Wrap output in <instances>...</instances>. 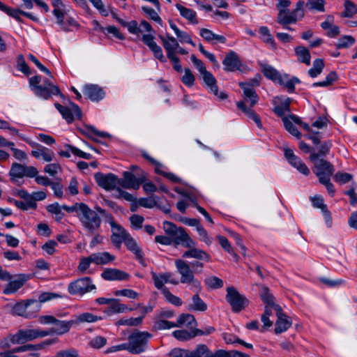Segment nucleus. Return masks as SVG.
<instances>
[{"label":"nucleus","mask_w":357,"mask_h":357,"mask_svg":"<svg viewBox=\"0 0 357 357\" xmlns=\"http://www.w3.org/2000/svg\"><path fill=\"white\" fill-rule=\"evenodd\" d=\"M269 79L287 89L289 93L295 91V85L301 82L296 77H289L287 74L280 73L276 69L269 66Z\"/></svg>","instance_id":"9d476101"},{"label":"nucleus","mask_w":357,"mask_h":357,"mask_svg":"<svg viewBox=\"0 0 357 357\" xmlns=\"http://www.w3.org/2000/svg\"><path fill=\"white\" fill-rule=\"evenodd\" d=\"M162 293L166 301L175 306H181L183 303L181 299L172 294L167 288L162 289Z\"/></svg>","instance_id":"4d7b16f0"},{"label":"nucleus","mask_w":357,"mask_h":357,"mask_svg":"<svg viewBox=\"0 0 357 357\" xmlns=\"http://www.w3.org/2000/svg\"><path fill=\"white\" fill-rule=\"evenodd\" d=\"M31 155L35 158L43 159L45 162H51L54 157V153L52 150L42 145L37 149H33Z\"/></svg>","instance_id":"f704fd0d"},{"label":"nucleus","mask_w":357,"mask_h":357,"mask_svg":"<svg viewBox=\"0 0 357 357\" xmlns=\"http://www.w3.org/2000/svg\"><path fill=\"white\" fill-rule=\"evenodd\" d=\"M64 206H68L67 205H59V203L57 202H54L52 204H50L47 206V211L52 213V214H54L55 215V219L56 221L59 222L61 221L63 216H64V214L62 213V209L64 210Z\"/></svg>","instance_id":"de8ad7c7"},{"label":"nucleus","mask_w":357,"mask_h":357,"mask_svg":"<svg viewBox=\"0 0 357 357\" xmlns=\"http://www.w3.org/2000/svg\"><path fill=\"white\" fill-rule=\"evenodd\" d=\"M355 43V39L351 36H344L339 38L336 47L337 49L347 48Z\"/></svg>","instance_id":"e2e57ef3"},{"label":"nucleus","mask_w":357,"mask_h":357,"mask_svg":"<svg viewBox=\"0 0 357 357\" xmlns=\"http://www.w3.org/2000/svg\"><path fill=\"white\" fill-rule=\"evenodd\" d=\"M197 233L199 236V240L207 245H211L213 243V237L210 236L208 231L205 229V228L202 226L197 228Z\"/></svg>","instance_id":"0e129e2a"},{"label":"nucleus","mask_w":357,"mask_h":357,"mask_svg":"<svg viewBox=\"0 0 357 357\" xmlns=\"http://www.w3.org/2000/svg\"><path fill=\"white\" fill-rule=\"evenodd\" d=\"M305 5L310 10H317L318 12L325 11L324 0H307Z\"/></svg>","instance_id":"5fc2aeb1"},{"label":"nucleus","mask_w":357,"mask_h":357,"mask_svg":"<svg viewBox=\"0 0 357 357\" xmlns=\"http://www.w3.org/2000/svg\"><path fill=\"white\" fill-rule=\"evenodd\" d=\"M102 319L101 317H98L90 312H84L79 314L75 317L73 320L74 324H79L81 323H94Z\"/></svg>","instance_id":"37998d69"},{"label":"nucleus","mask_w":357,"mask_h":357,"mask_svg":"<svg viewBox=\"0 0 357 357\" xmlns=\"http://www.w3.org/2000/svg\"><path fill=\"white\" fill-rule=\"evenodd\" d=\"M284 155L289 163L296 168L300 173L303 174L305 176H307L310 174V169L306 166V165L298 158L297 157L293 152V151L290 149H284Z\"/></svg>","instance_id":"aec40b11"},{"label":"nucleus","mask_w":357,"mask_h":357,"mask_svg":"<svg viewBox=\"0 0 357 357\" xmlns=\"http://www.w3.org/2000/svg\"><path fill=\"white\" fill-rule=\"evenodd\" d=\"M201 75L205 84L212 93L218 97L220 100H225L227 98V95L225 93H219L218 86L216 84V79L209 71L207 70Z\"/></svg>","instance_id":"4be33fe9"},{"label":"nucleus","mask_w":357,"mask_h":357,"mask_svg":"<svg viewBox=\"0 0 357 357\" xmlns=\"http://www.w3.org/2000/svg\"><path fill=\"white\" fill-rule=\"evenodd\" d=\"M334 17L328 15L326 20L321 23V27L327 31V36L331 38H334L339 35V27L333 24Z\"/></svg>","instance_id":"c9c22d12"},{"label":"nucleus","mask_w":357,"mask_h":357,"mask_svg":"<svg viewBox=\"0 0 357 357\" xmlns=\"http://www.w3.org/2000/svg\"><path fill=\"white\" fill-rule=\"evenodd\" d=\"M290 115H288L287 117L283 118L282 121L284 123V126L285 129L293 136L296 137L297 139H300L301 137V133L298 130V129L293 124L294 121L291 119Z\"/></svg>","instance_id":"8fccbe9b"},{"label":"nucleus","mask_w":357,"mask_h":357,"mask_svg":"<svg viewBox=\"0 0 357 357\" xmlns=\"http://www.w3.org/2000/svg\"><path fill=\"white\" fill-rule=\"evenodd\" d=\"M49 333L39 328L22 329L15 334L12 335L13 344H21L26 342L33 340L38 337H43L48 335Z\"/></svg>","instance_id":"9b49d317"},{"label":"nucleus","mask_w":357,"mask_h":357,"mask_svg":"<svg viewBox=\"0 0 357 357\" xmlns=\"http://www.w3.org/2000/svg\"><path fill=\"white\" fill-rule=\"evenodd\" d=\"M290 5L291 1L289 0H278L276 4V8L278 10V22L288 30L292 29L287 26V25L296 23L305 16V2L303 1H298L296 4L295 8L291 11H289L288 9Z\"/></svg>","instance_id":"7ed1b4c3"},{"label":"nucleus","mask_w":357,"mask_h":357,"mask_svg":"<svg viewBox=\"0 0 357 357\" xmlns=\"http://www.w3.org/2000/svg\"><path fill=\"white\" fill-rule=\"evenodd\" d=\"M32 303H33V301H26L25 303L15 304L12 310L13 314L18 316H24L27 307Z\"/></svg>","instance_id":"13d9d810"},{"label":"nucleus","mask_w":357,"mask_h":357,"mask_svg":"<svg viewBox=\"0 0 357 357\" xmlns=\"http://www.w3.org/2000/svg\"><path fill=\"white\" fill-rule=\"evenodd\" d=\"M100 30L104 33L112 34L115 38L119 40H123L124 36L120 32L119 29L114 26H108L106 28L100 27Z\"/></svg>","instance_id":"69168bd1"},{"label":"nucleus","mask_w":357,"mask_h":357,"mask_svg":"<svg viewBox=\"0 0 357 357\" xmlns=\"http://www.w3.org/2000/svg\"><path fill=\"white\" fill-rule=\"evenodd\" d=\"M91 264H93L91 255L86 257H82L80 259L77 271L81 273H86Z\"/></svg>","instance_id":"052dcab7"},{"label":"nucleus","mask_w":357,"mask_h":357,"mask_svg":"<svg viewBox=\"0 0 357 357\" xmlns=\"http://www.w3.org/2000/svg\"><path fill=\"white\" fill-rule=\"evenodd\" d=\"M174 235V243L176 245L181 244L185 248L197 245V243L190 237L185 229L182 227H179Z\"/></svg>","instance_id":"cd10ccee"},{"label":"nucleus","mask_w":357,"mask_h":357,"mask_svg":"<svg viewBox=\"0 0 357 357\" xmlns=\"http://www.w3.org/2000/svg\"><path fill=\"white\" fill-rule=\"evenodd\" d=\"M310 160L314 164L313 172L317 176L319 182H322L324 180L333 176L335 169L330 162L322 158H318V154L315 153L310 154Z\"/></svg>","instance_id":"1a4fd4ad"},{"label":"nucleus","mask_w":357,"mask_h":357,"mask_svg":"<svg viewBox=\"0 0 357 357\" xmlns=\"http://www.w3.org/2000/svg\"><path fill=\"white\" fill-rule=\"evenodd\" d=\"M155 165V173L163 176L168 180L174 183H181L182 179L175 175L174 173L167 172V168L158 161L153 164Z\"/></svg>","instance_id":"72a5a7b5"},{"label":"nucleus","mask_w":357,"mask_h":357,"mask_svg":"<svg viewBox=\"0 0 357 357\" xmlns=\"http://www.w3.org/2000/svg\"><path fill=\"white\" fill-rule=\"evenodd\" d=\"M24 6L27 9H32L34 2L39 8H42L45 13H49L50 9L48 5L43 0H22Z\"/></svg>","instance_id":"6e6d98bb"},{"label":"nucleus","mask_w":357,"mask_h":357,"mask_svg":"<svg viewBox=\"0 0 357 357\" xmlns=\"http://www.w3.org/2000/svg\"><path fill=\"white\" fill-rule=\"evenodd\" d=\"M199 35L206 42L211 43H222L224 44L227 41L225 36L216 34L211 30L206 28H201L199 29Z\"/></svg>","instance_id":"c85d7f7f"},{"label":"nucleus","mask_w":357,"mask_h":357,"mask_svg":"<svg viewBox=\"0 0 357 357\" xmlns=\"http://www.w3.org/2000/svg\"><path fill=\"white\" fill-rule=\"evenodd\" d=\"M188 250L183 252V257L185 258H194L206 261H211L210 255L203 250L196 248V245L187 247Z\"/></svg>","instance_id":"2f4dec72"},{"label":"nucleus","mask_w":357,"mask_h":357,"mask_svg":"<svg viewBox=\"0 0 357 357\" xmlns=\"http://www.w3.org/2000/svg\"><path fill=\"white\" fill-rule=\"evenodd\" d=\"M162 41V45L167 52L168 58L173 57V55L176 54V50L179 47L178 40L173 36L167 34L165 36H159Z\"/></svg>","instance_id":"5701e85b"},{"label":"nucleus","mask_w":357,"mask_h":357,"mask_svg":"<svg viewBox=\"0 0 357 357\" xmlns=\"http://www.w3.org/2000/svg\"><path fill=\"white\" fill-rule=\"evenodd\" d=\"M222 64L225 67V70L229 72L239 70L241 65L237 54L233 51H230L227 54L222 61Z\"/></svg>","instance_id":"393cba45"},{"label":"nucleus","mask_w":357,"mask_h":357,"mask_svg":"<svg viewBox=\"0 0 357 357\" xmlns=\"http://www.w3.org/2000/svg\"><path fill=\"white\" fill-rule=\"evenodd\" d=\"M324 68V61L321 59H317L313 62V66L308 70V75L312 77H317L320 75Z\"/></svg>","instance_id":"864d4df0"},{"label":"nucleus","mask_w":357,"mask_h":357,"mask_svg":"<svg viewBox=\"0 0 357 357\" xmlns=\"http://www.w3.org/2000/svg\"><path fill=\"white\" fill-rule=\"evenodd\" d=\"M144 316L138 317H130V318H122L116 321V325L119 326H137L142 324Z\"/></svg>","instance_id":"09e8293b"},{"label":"nucleus","mask_w":357,"mask_h":357,"mask_svg":"<svg viewBox=\"0 0 357 357\" xmlns=\"http://www.w3.org/2000/svg\"><path fill=\"white\" fill-rule=\"evenodd\" d=\"M291 99L287 96H276L273 100L274 113L279 117L286 118L290 113V103Z\"/></svg>","instance_id":"2eb2a0df"},{"label":"nucleus","mask_w":357,"mask_h":357,"mask_svg":"<svg viewBox=\"0 0 357 357\" xmlns=\"http://www.w3.org/2000/svg\"><path fill=\"white\" fill-rule=\"evenodd\" d=\"M29 280L25 274L12 275V279L8 280V283L4 287L3 293L6 295L13 294L17 292Z\"/></svg>","instance_id":"a211bd4d"},{"label":"nucleus","mask_w":357,"mask_h":357,"mask_svg":"<svg viewBox=\"0 0 357 357\" xmlns=\"http://www.w3.org/2000/svg\"><path fill=\"white\" fill-rule=\"evenodd\" d=\"M153 335L147 331H136L128 336V346L129 352L139 354L145 352L149 348V342Z\"/></svg>","instance_id":"39448f33"},{"label":"nucleus","mask_w":357,"mask_h":357,"mask_svg":"<svg viewBox=\"0 0 357 357\" xmlns=\"http://www.w3.org/2000/svg\"><path fill=\"white\" fill-rule=\"evenodd\" d=\"M124 179L128 183L126 189H134L137 190L139 188L142 183L146 180V175L143 173L139 177L137 178L132 172H124L123 174Z\"/></svg>","instance_id":"bb28decb"},{"label":"nucleus","mask_w":357,"mask_h":357,"mask_svg":"<svg viewBox=\"0 0 357 357\" xmlns=\"http://www.w3.org/2000/svg\"><path fill=\"white\" fill-rule=\"evenodd\" d=\"M295 53L298 56L299 61L305 63L307 66L310 64V54L309 50L303 46H298L295 48Z\"/></svg>","instance_id":"49530a36"},{"label":"nucleus","mask_w":357,"mask_h":357,"mask_svg":"<svg viewBox=\"0 0 357 357\" xmlns=\"http://www.w3.org/2000/svg\"><path fill=\"white\" fill-rule=\"evenodd\" d=\"M38 174V169L33 166H26L15 162L12 165L9 172L10 181L13 183H17L18 179L23 177L33 178Z\"/></svg>","instance_id":"f8f14e48"},{"label":"nucleus","mask_w":357,"mask_h":357,"mask_svg":"<svg viewBox=\"0 0 357 357\" xmlns=\"http://www.w3.org/2000/svg\"><path fill=\"white\" fill-rule=\"evenodd\" d=\"M98 185L107 190H115L117 187V177L113 174H103L97 173L94 176Z\"/></svg>","instance_id":"6ab92c4d"},{"label":"nucleus","mask_w":357,"mask_h":357,"mask_svg":"<svg viewBox=\"0 0 357 357\" xmlns=\"http://www.w3.org/2000/svg\"><path fill=\"white\" fill-rule=\"evenodd\" d=\"M344 10L340 14L342 17H351L357 13L356 5L350 0H346L344 3Z\"/></svg>","instance_id":"603ef678"},{"label":"nucleus","mask_w":357,"mask_h":357,"mask_svg":"<svg viewBox=\"0 0 357 357\" xmlns=\"http://www.w3.org/2000/svg\"><path fill=\"white\" fill-rule=\"evenodd\" d=\"M107 344V339L102 336H96L93 337L89 342V345L96 349H101Z\"/></svg>","instance_id":"774afa93"},{"label":"nucleus","mask_w":357,"mask_h":357,"mask_svg":"<svg viewBox=\"0 0 357 357\" xmlns=\"http://www.w3.org/2000/svg\"><path fill=\"white\" fill-rule=\"evenodd\" d=\"M83 93L92 101H99L105 96L103 91L98 86L94 84L86 85L84 87Z\"/></svg>","instance_id":"7c9ffc66"},{"label":"nucleus","mask_w":357,"mask_h":357,"mask_svg":"<svg viewBox=\"0 0 357 357\" xmlns=\"http://www.w3.org/2000/svg\"><path fill=\"white\" fill-rule=\"evenodd\" d=\"M216 238H217L220 245H221V247L226 252H227L228 253L236 257V254L234 253L230 243L229 242L228 239L226 237H225L223 236L218 235V236H217Z\"/></svg>","instance_id":"338daca9"},{"label":"nucleus","mask_w":357,"mask_h":357,"mask_svg":"<svg viewBox=\"0 0 357 357\" xmlns=\"http://www.w3.org/2000/svg\"><path fill=\"white\" fill-rule=\"evenodd\" d=\"M142 10L151 20L160 25L162 24V19L154 9L149 6H142Z\"/></svg>","instance_id":"680f3d73"},{"label":"nucleus","mask_w":357,"mask_h":357,"mask_svg":"<svg viewBox=\"0 0 357 357\" xmlns=\"http://www.w3.org/2000/svg\"><path fill=\"white\" fill-rule=\"evenodd\" d=\"M68 213H75L82 226L89 233L94 234L99 229L102 220L99 213L92 210L87 204L83 202H76L70 206H64Z\"/></svg>","instance_id":"f03ea898"},{"label":"nucleus","mask_w":357,"mask_h":357,"mask_svg":"<svg viewBox=\"0 0 357 357\" xmlns=\"http://www.w3.org/2000/svg\"><path fill=\"white\" fill-rule=\"evenodd\" d=\"M175 266L177 271L181 275V282L190 284L194 292L199 293L202 289L201 283L195 278L194 272L188 264L182 259H176Z\"/></svg>","instance_id":"0eeeda50"},{"label":"nucleus","mask_w":357,"mask_h":357,"mask_svg":"<svg viewBox=\"0 0 357 357\" xmlns=\"http://www.w3.org/2000/svg\"><path fill=\"white\" fill-rule=\"evenodd\" d=\"M64 147L66 149V150L61 151L59 152V155L61 156L69 158H70L71 154H73L75 156L84 159L89 160L91 158V155L90 153H85L75 146L66 144L64 145Z\"/></svg>","instance_id":"473e14b6"},{"label":"nucleus","mask_w":357,"mask_h":357,"mask_svg":"<svg viewBox=\"0 0 357 357\" xmlns=\"http://www.w3.org/2000/svg\"><path fill=\"white\" fill-rule=\"evenodd\" d=\"M94 289L96 285L89 277L77 279L70 282L68 287V292L72 295L83 296Z\"/></svg>","instance_id":"4468645a"},{"label":"nucleus","mask_w":357,"mask_h":357,"mask_svg":"<svg viewBox=\"0 0 357 357\" xmlns=\"http://www.w3.org/2000/svg\"><path fill=\"white\" fill-rule=\"evenodd\" d=\"M117 21L123 26H126L130 33L137 36H139L144 32H151L152 31L151 25L145 20L141 21L139 24L135 20L126 22L121 19H117Z\"/></svg>","instance_id":"f3484780"},{"label":"nucleus","mask_w":357,"mask_h":357,"mask_svg":"<svg viewBox=\"0 0 357 357\" xmlns=\"http://www.w3.org/2000/svg\"><path fill=\"white\" fill-rule=\"evenodd\" d=\"M101 277L108 281L126 280L129 278V275L116 268H106L101 273Z\"/></svg>","instance_id":"a878e982"},{"label":"nucleus","mask_w":357,"mask_h":357,"mask_svg":"<svg viewBox=\"0 0 357 357\" xmlns=\"http://www.w3.org/2000/svg\"><path fill=\"white\" fill-rule=\"evenodd\" d=\"M53 7L52 13L56 18V22L64 31H69V26H76L77 23L75 20L68 17L65 20V15L68 11V6L61 0H50Z\"/></svg>","instance_id":"6e6552de"},{"label":"nucleus","mask_w":357,"mask_h":357,"mask_svg":"<svg viewBox=\"0 0 357 357\" xmlns=\"http://www.w3.org/2000/svg\"><path fill=\"white\" fill-rule=\"evenodd\" d=\"M111 241L113 245L117 248H120L122 243L124 242L129 233L126 231L121 225L116 226L112 229Z\"/></svg>","instance_id":"c756f323"},{"label":"nucleus","mask_w":357,"mask_h":357,"mask_svg":"<svg viewBox=\"0 0 357 357\" xmlns=\"http://www.w3.org/2000/svg\"><path fill=\"white\" fill-rule=\"evenodd\" d=\"M259 84V79L255 77L249 82H240L239 86L243 90V100L236 102L238 109L241 110L248 117L252 119L259 129H262V123L258 115L252 107L256 105L259 98L254 88Z\"/></svg>","instance_id":"f257e3e1"},{"label":"nucleus","mask_w":357,"mask_h":357,"mask_svg":"<svg viewBox=\"0 0 357 357\" xmlns=\"http://www.w3.org/2000/svg\"><path fill=\"white\" fill-rule=\"evenodd\" d=\"M92 260L96 265H105L115 259V257L108 252H97L91 254Z\"/></svg>","instance_id":"58836bf2"},{"label":"nucleus","mask_w":357,"mask_h":357,"mask_svg":"<svg viewBox=\"0 0 357 357\" xmlns=\"http://www.w3.org/2000/svg\"><path fill=\"white\" fill-rule=\"evenodd\" d=\"M226 300L235 312L241 311L248 305V301L245 296L241 294L233 287L227 288Z\"/></svg>","instance_id":"ddd939ff"},{"label":"nucleus","mask_w":357,"mask_h":357,"mask_svg":"<svg viewBox=\"0 0 357 357\" xmlns=\"http://www.w3.org/2000/svg\"><path fill=\"white\" fill-rule=\"evenodd\" d=\"M256 285L263 290V291L260 294V296L265 304L264 313L261 316V321L264 323L263 328L261 331H265L266 327L268 326V317H266L268 314V289L264 286L259 285L258 284Z\"/></svg>","instance_id":"c03bdc74"},{"label":"nucleus","mask_w":357,"mask_h":357,"mask_svg":"<svg viewBox=\"0 0 357 357\" xmlns=\"http://www.w3.org/2000/svg\"><path fill=\"white\" fill-rule=\"evenodd\" d=\"M196 293L192 298V303L189 305L188 310L204 312L207 310V305L201 299Z\"/></svg>","instance_id":"a18cd8bd"},{"label":"nucleus","mask_w":357,"mask_h":357,"mask_svg":"<svg viewBox=\"0 0 357 357\" xmlns=\"http://www.w3.org/2000/svg\"><path fill=\"white\" fill-rule=\"evenodd\" d=\"M152 279L154 282L155 287L158 289H164V284L168 283L169 279L171 278L172 274L170 273H163L157 274L154 272L151 273Z\"/></svg>","instance_id":"79ce46f5"},{"label":"nucleus","mask_w":357,"mask_h":357,"mask_svg":"<svg viewBox=\"0 0 357 357\" xmlns=\"http://www.w3.org/2000/svg\"><path fill=\"white\" fill-rule=\"evenodd\" d=\"M132 310V308H129L125 304L119 303V301L114 298V301H112L110 305L105 310V313L108 316H112L114 314L123 313Z\"/></svg>","instance_id":"e433bc0d"},{"label":"nucleus","mask_w":357,"mask_h":357,"mask_svg":"<svg viewBox=\"0 0 357 357\" xmlns=\"http://www.w3.org/2000/svg\"><path fill=\"white\" fill-rule=\"evenodd\" d=\"M173 336L181 341H187L196 336L195 333V329L190 330V331L186 330H176L173 331Z\"/></svg>","instance_id":"3c124183"},{"label":"nucleus","mask_w":357,"mask_h":357,"mask_svg":"<svg viewBox=\"0 0 357 357\" xmlns=\"http://www.w3.org/2000/svg\"><path fill=\"white\" fill-rule=\"evenodd\" d=\"M176 327L186 326L190 330L196 329L197 321L195 317L190 314H181L177 318Z\"/></svg>","instance_id":"4c0bfd02"},{"label":"nucleus","mask_w":357,"mask_h":357,"mask_svg":"<svg viewBox=\"0 0 357 357\" xmlns=\"http://www.w3.org/2000/svg\"><path fill=\"white\" fill-rule=\"evenodd\" d=\"M124 244L126 246L127 249L132 252L135 255L136 258L139 260H142L143 254L141 248L138 246L136 241L129 235L127 236L126 240L124 241Z\"/></svg>","instance_id":"a19ab883"},{"label":"nucleus","mask_w":357,"mask_h":357,"mask_svg":"<svg viewBox=\"0 0 357 357\" xmlns=\"http://www.w3.org/2000/svg\"><path fill=\"white\" fill-rule=\"evenodd\" d=\"M353 178V176L349 173L338 172L334 176V181L340 185H343L350 182Z\"/></svg>","instance_id":"bf43d9fd"},{"label":"nucleus","mask_w":357,"mask_h":357,"mask_svg":"<svg viewBox=\"0 0 357 357\" xmlns=\"http://www.w3.org/2000/svg\"><path fill=\"white\" fill-rule=\"evenodd\" d=\"M73 324H74L73 320L61 321L56 319V321L53 324V327L47 331H45V332L49 333L48 335L52 334L61 335L68 333Z\"/></svg>","instance_id":"b1692460"},{"label":"nucleus","mask_w":357,"mask_h":357,"mask_svg":"<svg viewBox=\"0 0 357 357\" xmlns=\"http://www.w3.org/2000/svg\"><path fill=\"white\" fill-rule=\"evenodd\" d=\"M269 311H274L277 317L274 331L280 334L287 331L292 325L291 319L283 312L281 306L274 296L269 294Z\"/></svg>","instance_id":"423d86ee"},{"label":"nucleus","mask_w":357,"mask_h":357,"mask_svg":"<svg viewBox=\"0 0 357 357\" xmlns=\"http://www.w3.org/2000/svg\"><path fill=\"white\" fill-rule=\"evenodd\" d=\"M54 106L68 123H72L75 118L80 119L82 116L79 107L73 102H70L69 106H63L59 103H55Z\"/></svg>","instance_id":"dca6fc26"},{"label":"nucleus","mask_w":357,"mask_h":357,"mask_svg":"<svg viewBox=\"0 0 357 357\" xmlns=\"http://www.w3.org/2000/svg\"><path fill=\"white\" fill-rule=\"evenodd\" d=\"M208 350L205 344L197 346L195 350L190 351L185 349H175L172 350L169 355L171 357H201Z\"/></svg>","instance_id":"412c9836"},{"label":"nucleus","mask_w":357,"mask_h":357,"mask_svg":"<svg viewBox=\"0 0 357 357\" xmlns=\"http://www.w3.org/2000/svg\"><path fill=\"white\" fill-rule=\"evenodd\" d=\"M40 76H34L29 79L30 87L36 96L45 100H47L52 96L60 94V90L59 87L54 85L49 80H44L43 85L40 84Z\"/></svg>","instance_id":"20e7f679"},{"label":"nucleus","mask_w":357,"mask_h":357,"mask_svg":"<svg viewBox=\"0 0 357 357\" xmlns=\"http://www.w3.org/2000/svg\"><path fill=\"white\" fill-rule=\"evenodd\" d=\"M175 6L179 11L180 15L183 18H185V20H187L193 24H198V20L197 19V13L194 10L184 7L183 6L179 3L176 4Z\"/></svg>","instance_id":"ea45409f"}]
</instances>
